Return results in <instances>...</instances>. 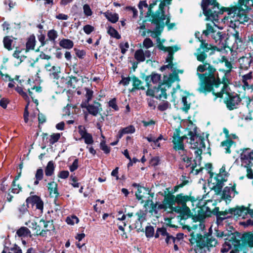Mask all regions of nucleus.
<instances>
[{"label":"nucleus","instance_id":"nucleus-1","mask_svg":"<svg viewBox=\"0 0 253 253\" xmlns=\"http://www.w3.org/2000/svg\"><path fill=\"white\" fill-rule=\"evenodd\" d=\"M202 63L197 68L196 74L200 81L198 91L204 93L212 92L215 99L228 93V85L224 81L221 83L218 77H215V69L208 62Z\"/></svg>","mask_w":253,"mask_h":253},{"label":"nucleus","instance_id":"nucleus-2","mask_svg":"<svg viewBox=\"0 0 253 253\" xmlns=\"http://www.w3.org/2000/svg\"><path fill=\"white\" fill-rule=\"evenodd\" d=\"M186 131L187 132V133L181 136V132L179 128H176L174 130L172 136V142L174 145L173 148L176 150H181L184 153L185 150L183 142V140L188 139V137H189V143L191 145V148L196 149L194 152L196 156L195 159L194 160L195 163L192 164L191 168L192 170H194L197 166L200 164V161L202 159L201 155L202 153L203 149H205L206 148L205 139L204 137L197 135L196 126L192 123L188 125Z\"/></svg>","mask_w":253,"mask_h":253},{"label":"nucleus","instance_id":"nucleus-3","mask_svg":"<svg viewBox=\"0 0 253 253\" xmlns=\"http://www.w3.org/2000/svg\"><path fill=\"white\" fill-rule=\"evenodd\" d=\"M228 15L224 18V22L229 27L234 29V32L231 33L234 40V46L236 48L241 47L243 41L242 34L237 30L241 25H245L250 18L247 16L246 12L243 8L234 6L230 8Z\"/></svg>","mask_w":253,"mask_h":253},{"label":"nucleus","instance_id":"nucleus-4","mask_svg":"<svg viewBox=\"0 0 253 253\" xmlns=\"http://www.w3.org/2000/svg\"><path fill=\"white\" fill-rule=\"evenodd\" d=\"M201 6L207 19L212 21L211 24H207L206 30L203 31V35L201 36V39H203V36L207 37L215 32L213 27V25H215L213 21L218 20V15L222 14L223 10L220 8L219 3L215 0H203Z\"/></svg>","mask_w":253,"mask_h":253},{"label":"nucleus","instance_id":"nucleus-5","mask_svg":"<svg viewBox=\"0 0 253 253\" xmlns=\"http://www.w3.org/2000/svg\"><path fill=\"white\" fill-rule=\"evenodd\" d=\"M152 23L156 25L155 31L148 30L147 33L150 34V36L151 37L156 39L157 46L159 48V44H163L162 42H165L164 40L161 42L159 36L160 35L165 26L164 20L166 19V16L163 14L162 12H156L152 15Z\"/></svg>","mask_w":253,"mask_h":253},{"label":"nucleus","instance_id":"nucleus-6","mask_svg":"<svg viewBox=\"0 0 253 253\" xmlns=\"http://www.w3.org/2000/svg\"><path fill=\"white\" fill-rule=\"evenodd\" d=\"M239 159L241 167L246 169V176L249 179H253V163L252 162L253 161V150L250 148L242 149Z\"/></svg>","mask_w":253,"mask_h":253},{"label":"nucleus","instance_id":"nucleus-7","mask_svg":"<svg viewBox=\"0 0 253 253\" xmlns=\"http://www.w3.org/2000/svg\"><path fill=\"white\" fill-rule=\"evenodd\" d=\"M228 173L225 171V166L223 165L219 170L218 174L210 173L209 182L212 185V188L220 191L223 183L227 180Z\"/></svg>","mask_w":253,"mask_h":253},{"label":"nucleus","instance_id":"nucleus-8","mask_svg":"<svg viewBox=\"0 0 253 253\" xmlns=\"http://www.w3.org/2000/svg\"><path fill=\"white\" fill-rule=\"evenodd\" d=\"M199 34V32L195 33V36L199 39V41L201 42V44L200 47L197 49L196 52L194 53V55L198 61L204 62L208 57L207 53L211 49V45L206 42L205 40L201 39L198 37Z\"/></svg>","mask_w":253,"mask_h":253},{"label":"nucleus","instance_id":"nucleus-9","mask_svg":"<svg viewBox=\"0 0 253 253\" xmlns=\"http://www.w3.org/2000/svg\"><path fill=\"white\" fill-rule=\"evenodd\" d=\"M175 203L181 205V207L174 208V211L178 213H183L186 215H189L191 212L190 209L186 206V202L194 201V198L183 194H179L176 196Z\"/></svg>","mask_w":253,"mask_h":253},{"label":"nucleus","instance_id":"nucleus-10","mask_svg":"<svg viewBox=\"0 0 253 253\" xmlns=\"http://www.w3.org/2000/svg\"><path fill=\"white\" fill-rule=\"evenodd\" d=\"M159 49L163 50L165 52H168V56L166 58L167 62L169 63L168 65H166L161 68V69H165V68H170L171 71L175 72V67H174V65L172 64V60H173V54L174 52H176L179 49V47L177 46H168L165 47L163 45V44H159Z\"/></svg>","mask_w":253,"mask_h":253},{"label":"nucleus","instance_id":"nucleus-11","mask_svg":"<svg viewBox=\"0 0 253 253\" xmlns=\"http://www.w3.org/2000/svg\"><path fill=\"white\" fill-rule=\"evenodd\" d=\"M81 107L82 108L86 109L87 111V113H84L85 118L88 114L93 116H97L102 111L101 104L96 101L92 103L81 104Z\"/></svg>","mask_w":253,"mask_h":253},{"label":"nucleus","instance_id":"nucleus-12","mask_svg":"<svg viewBox=\"0 0 253 253\" xmlns=\"http://www.w3.org/2000/svg\"><path fill=\"white\" fill-rule=\"evenodd\" d=\"M198 239L196 240L197 244L203 247L210 250V248L215 247L217 244L216 239L211 235L202 237L201 235L198 237Z\"/></svg>","mask_w":253,"mask_h":253},{"label":"nucleus","instance_id":"nucleus-13","mask_svg":"<svg viewBox=\"0 0 253 253\" xmlns=\"http://www.w3.org/2000/svg\"><path fill=\"white\" fill-rule=\"evenodd\" d=\"M170 87V85L168 83H162L159 85L158 87H154V97L157 99H166L167 88Z\"/></svg>","mask_w":253,"mask_h":253},{"label":"nucleus","instance_id":"nucleus-14","mask_svg":"<svg viewBox=\"0 0 253 253\" xmlns=\"http://www.w3.org/2000/svg\"><path fill=\"white\" fill-rule=\"evenodd\" d=\"M211 37L217 45H219L221 48L224 47L226 43V34L223 32H215L211 35Z\"/></svg>","mask_w":253,"mask_h":253},{"label":"nucleus","instance_id":"nucleus-15","mask_svg":"<svg viewBox=\"0 0 253 253\" xmlns=\"http://www.w3.org/2000/svg\"><path fill=\"white\" fill-rule=\"evenodd\" d=\"M230 214L235 216L236 217L242 216L245 218V216L248 214V208L244 206H237L234 208L229 209Z\"/></svg>","mask_w":253,"mask_h":253},{"label":"nucleus","instance_id":"nucleus-16","mask_svg":"<svg viewBox=\"0 0 253 253\" xmlns=\"http://www.w3.org/2000/svg\"><path fill=\"white\" fill-rule=\"evenodd\" d=\"M151 52L148 49H140L137 50L134 53V58L138 62L145 61L146 58H149L151 57Z\"/></svg>","mask_w":253,"mask_h":253},{"label":"nucleus","instance_id":"nucleus-17","mask_svg":"<svg viewBox=\"0 0 253 253\" xmlns=\"http://www.w3.org/2000/svg\"><path fill=\"white\" fill-rule=\"evenodd\" d=\"M241 99L237 94L229 95V99L226 101V105L228 109L232 110L238 107Z\"/></svg>","mask_w":253,"mask_h":253},{"label":"nucleus","instance_id":"nucleus-18","mask_svg":"<svg viewBox=\"0 0 253 253\" xmlns=\"http://www.w3.org/2000/svg\"><path fill=\"white\" fill-rule=\"evenodd\" d=\"M235 184H234V185L231 187H225L222 191V198L230 201L231 199L237 194V192L235 190Z\"/></svg>","mask_w":253,"mask_h":253},{"label":"nucleus","instance_id":"nucleus-19","mask_svg":"<svg viewBox=\"0 0 253 253\" xmlns=\"http://www.w3.org/2000/svg\"><path fill=\"white\" fill-rule=\"evenodd\" d=\"M44 68L46 71L49 72V75L51 78L56 79H58L59 78V74L61 72L59 66H52L50 63H48L45 65Z\"/></svg>","mask_w":253,"mask_h":253},{"label":"nucleus","instance_id":"nucleus-20","mask_svg":"<svg viewBox=\"0 0 253 253\" xmlns=\"http://www.w3.org/2000/svg\"><path fill=\"white\" fill-rule=\"evenodd\" d=\"M27 203H31L33 206H35L36 208L42 211L43 207V203L41 199L37 196L29 197L26 199Z\"/></svg>","mask_w":253,"mask_h":253},{"label":"nucleus","instance_id":"nucleus-21","mask_svg":"<svg viewBox=\"0 0 253 253\" xmlns=\"http://www.w3.org/2000/svg\"><path fill=\"white\" fill-rule=\"evenodd\" d=\"M217 211L218 209L215 208L213 212H216L217 217L216 220L218 225H220L221 222L226 219L231 217V215L230 214V212H229V209L222 211Z\"/></svg>","mask_w":253,"mask_h":253},{"label":"nucleus","instance_id":"nucleus-22","mask_svg":"<svg viewBox=\"0 0 253 253\" xmlns=\"http://www.w3.org/2000/svg\"><path fill=\"white\" fill-rule=\"evenodd\" d=\"M57 186L58 184L54 181H51L47 184V187L51 197L57 198L59 196Z\"/></svg>","mask_w":253,"mask_h":253},{"label":"nucleus","instance_id":"nucleus-23","mask_svg":"<svg viewBox=\"0 0 253 253\" xmlns=\"http://www.w3.org/2000/svg\"><path fill=\"white\" fill-rule=\"evenodd\" d=\"M203 209H201V211H202L201 212L202 213H200L199 212H198L197 218L199 221L198 223L194 225L195 228L199 229L201 230H203L205 229V225L204 219L207 217L206 213L204 212H203Z\"/></svg>","mask_w":253,"mask_h":253},{"label":"nucleus","instance_id":"nucleus-24","mask_svg":"<svg viewBox=\"0 0 253 253\" xmlns=\"http://www.w3.org/2000/svg\"><path fill=\"white\" fill-rule=\"evenodd\" d=\"M149 191L143 187H138L136 192L135 193V196L138 200H141V203H143L144 200L143 199L145 198V195H149Z\"/></svg>","mask_w":253,"mask_h":253},{"label":"nucleus","instance_id":"nucleus-25","mask_svg":"<svg viewBox=\"0 0 253 253\" xmlns=\"http://www.w3.org/2000/svg\"><path fill=\"white\" fill-rule=\"evenodd\" d=\"M252 59L251 56L242 57L239 59L240 67L242 69H247L251 65Z\"/></svg>","mask_w":253,"mask_h":253},{"label":"nucleus","instance_id":"nucleus-26","mask_svg":"<svg viewBox=\"0 0 253 253\" xmlns=\"http://www.w3.org/2000/svg\"><path fill=\"white\" fill-rule=\"evenodd\" d=\"M175 199H176V196L172 194L169 193L165 197L164 202L169 208L171 209L173 205L175 204Z\"/></svg>","mask_w":253,"mask_h":253},{"label":"nucleus","instance_id":"nucleus-27","mask_svg":"<svg viewBox=\"0 0 253 253\" xmlns=\"http://www.w3.org/2000/svg\"><path fill=\"white\" fill-rule=\"evenodd\" d=\"M233 145H235V143L229 139H227L221 143V146L225 150V153L228 154L231 152L230 148Z\"/></svg>","mask_w":253,"mask_h":253},{"label":"nucleus","instance_id":"nucleus-28","mask_svg":"<svg viewBox=\"0 0 253 253\" xmlns=\"http://www.w3.org/2000/svg\"><path fill=\"white\" fill-rule=\"evenodd\" d=\"M131 81L133 86L131 91H134L135 89H145V87L142 85V82L137 78L134 76L132 77L131 78Z\"/></svg>","mask_w":253,"mask_h":253},{"label":"nucleus","instance_id":"nucleus-29","mask_svg":"<svg viewBox=\"0 0 253 253\" xmlns=\"http://www.w3.org/2000/svg\"><path fill=\"white\" fill-rule=\"evenodd\" d=\"M104 15L108 21L113 23H116L119 20V15L116 13H112L108 11L104 13Z\"/></svg>","mask_w":253,"mask_h":253},{"label":"nucleus","instance_id":"nucleus-30","mask_svg":"<svg viewBox=\"0 0 253 253\" xmlns=\"http://www.w3.org/2000/svg\"><path fill=\"white\" fill-rule=\"evenodd\" d=\"M135 129L133 126H129L121 129L118 133L119 137L121 138L124 134L133 133L135 132Z\"/></svg>","mask_w":253,"mask_h":253},{"label":"nucleus","instance_id":"nucleus-31","mask_svg":"<svg viewBox=\"0 0 253 253\" xmlns=\"http://www.w3.org/2000/svg\"><path fill=\"white\" fill-rule=\"evenodd\" d=\"M39 230H41V229H43L47 231L50 230L49 228L53 227L52 224L49 221H45L44 220L41 219L40 221L39 224L38 225Z\"/></svg>","mask_w":253,"mask_h":253},{"label":"nucleus","instance_id":"nucleus-32","mask_svg":"<svg viewBox=\"0 0 253 253\" xmlns=\"http://www.w3.org/2000/svg\"><path fill=\"white\" fill-rule=\"evenodd\" d=\"M149 203L150 204V209L149 212L155 216H157L159 213V209L157 207V204H154L152 201L147 200L145 204V206H148Z\"/></svg>","mask_w":253,"mask_h":253},{"label":"nucleus","instance_id":"nucleus-33","mask_svg":"<svg viewBox=\"0 0 253 253\" xmlns=\"http://www.w3.org/2000/svg\"><path fill=\"white\" fill-rule=\"evenodd\" d=\"M60 46L66 49H71L74 46V42L69 39H62L59 42Z\"/></svg>","mask_w":253,"mask_h":253},{"label":"nucleus","instance_id":"nucleus-34","mask_svg":"<svg viewBox=\"0 0 253 253\" xmlns=\"http://www.w3.org/2000/svg\"><path fill=\"white\" fill-rule=\"evenodd\" d=\"M55 169V166L53 161H49L45 168V173L46 176H50L53 173Z\"/></svg>","mask_w":253,"mask_h":253},{"label":"nucleus","instance_id":"nucleus-35","mask_svg":"<svg viewBox=\"0 0 253 253\" xmlns=\"http://www.w3.org/2000/svg\"><path fill=\"white\" fill-rule=\"evenodd\" d=\"M35 42H36L35 37L34 36H31L28 38L27 42H26V51H28L30 50L34 49L35 46Z\"/></svg>","mask_w":253,"mask_h":253},{"label":"nucleus","instance_id":"nucleus-36","mask_svg":"<svg viewBox=\"0 0 253 253\" xmlns=\"http://www.w3.org/2000/svg\"><path fill=\"white\" fill-rule=\"evenodd\" d=\"M16 234L20 237H26L30 236L31 232L26 227H21L16 232Z\"/></svg>","mask_w":253,"mask_h":253},{"label":"nucleus","instance_id":"nucleus-37","mask_svg":"<svg viewBox=\"0 0 253 253\" xmlns=\"http://www.w3.org/2000/svg\"><path fill=\"white\" fill-rule=\"evenodd\" d=\"M253 78V72H250L249 73L242 76V80L244 85L248 87H249L250 84L251 83Z\"/></svg>","mask_w":253,"mask_h":253},{"label":"nucleus","instance_id":"nucleus-38","mask_svg":"<svg viewBox=\"0 0 253 253\" xmlns=\"http://www.w3.org/2000/svg\"><path fill=\"white\" fill-rule=\"evenodd\" d=\"M28 203H27L26 204H23L18 207L17 214L19 217H22V216L25 214H29L28 210Z\"/></svg>","mask_w":253,"mask_h":253},{"label":"nucleus","instance_id":"nucleus-39","mask_svg":"<svg viewBox=\"0 0 253 253\" xmlns=\"http://www.w3.org/2000/svg\"><path fill=\"white\" fill-rule=\"evenodd\" d=\"M84 90L85 91L84 94L85 99L82 101L81 104L89 103V101L91 100L93 96V91L92 90L86 87L84 88Z\"/></svg>","mask_w":253,"mask_h":253},{"label":"nucleus","instance_id":"nucleus-40","mask_svg":"<svg viewBox=\"0 0 253 253\" xmlns=\"http://www.w3.org/2000/svg\"><path fill=\"white\" fill-rule=\"evenodd\" d=\"M169 234L167 232V230L165 228H158L155 235V237L157 238L161 236L162 237L165 239Z\"/></svg>","mask_w":253,"mask_h":253},{"label":"nucleus","instance_id":"nucleus-41","mask_svg":"<svg viewBox=\"0 0 253 253\" xmlns=\"http://www.w3.org/2000/svg\"><path fill=\"white\" fill-rule=\"evenodd\" d=\"M107 33L112 37L115 38L117 39H120L121 38V36L117 31L111 26L108 27Z\"/></svg>","mask_w":253,"mask_h":253},{"label":"nucleus","instance_id":"nucleus-42","mask_svg":"<svg viewBox=\"0 0 253 253\" xmlns=\"http://www.w3.org/2000/svg\"><path fill=\"white\" fill-rule=\"evenodd\" d=\"M3 42L4 46L5 48L8 49V50H11L12 49V48L11 47V44L13 42V40L11 39V37L8 36L4 37L3 39Z\"/></svg>","mask_w":253,"mask_h":253},{"label":"nucleus","instance_id":"nucleus-43","mask_svg":"<svg viewBox=\"0 0 253 253\" xmlns=\"http://www.w3.org/2000/svg\"><path fill=\"white\" fill-rule=\"evenodd\" d=\"M189 98V96H184L182 98V103L183 104L182 110L185 112H187L190 108L191 103L188 100Z\"/></svg>","mask_w":253,"mask_h":253},{"label":"nucleus","instance_id":"nucleus-44","mask_svg":"<svg viewBox=\"0 0 253 253\" xmlns=\"http://www.w3.org/2000/svg\"><path fill=\"white\" fill-rule=\"evenodd\" d=\"M47 37L50 41L54 42L58 37L57 32L54 30H50L47 33Z\"/></svg>","mask_w":253,"mask_h":253},{"label":"nucleus","instance_id":"nucleus-45","mask_svg":"<svg viewBox=\"0 0 253 253\" xmlns=\"http://www.w3.org/2000/svg\"><path fill=\"white\" fill-rule=\"evenodd\" d=\"M150 79L151 81L154 84L158 83L161 79V76L158 74H152L150 77H147L146 78V81H149Z\"/></svg>","mask_w":253,"mask_h":253},{"label":"nucleus","instance_id":"nucleus-46","mask_svg":"<svg viewBox=\"0 0 253 253\" xmlns=\"http://www.w3.org/2000/svg\"><path fill=\"white\" fill-rule=\"evenodd\" d=\"M82 139H84L85 143L87 145L92 144L94 142L92 135L89 133L86 134Z\"/></svg>","mask_w":253,"mask_h":253},{"label":"nucleus","instance_id":"nucleus-47","mask_svg":"<svg viewBox=\"0 0 253 253\" xmlns=\"http://www.w3.org/2000/svg\"><path fill=\"white\" fill-rule=\"evenodd\" d=\"M66 221L68 224L73 225L75 223H78L79 219L76 216L73 215L71 217H67Z\"/></svg>","mask_w":253,"mask_h":253},{"label":"nucleus","instance_id":"nucleus-48","mask_svg":"<svg viewBox=\"0 0 253 253\" xmlns=\"http://www.w3.org/2000/svg\"><path fill=\"white\" fill-rule=\"evenodd\" d=\"M239 2L241 6L244 5L246 9H248L250 6L253 5V0H239Z\"/></svg>","mask_w":253,"mask_h":253},{"label":"nucleus","instance_id":"nucleus-49","mask_svg":"<svg viewBox=\"0 0 253 253\" xmlns=\"http://www.w3.org/2000/svg\"><path fill=\"white\" fill-rule=\"evenodd\" d=\"M21 187L19 184L16 185L15 180H13L12 183L11 192L14 194H18L21 190Z\"/></svg>","mask_w":253,"mask_h":253},{"label":"nucleus","instance_id":"nucleus-50","mask_svg":"<svg viewBox=\"0 0 253 253\" xmlns=\"http://www.w3.org/2000/svg\"><path fill=\"white\" fill-rule=\"evenodd\" d=\"M143 47L148 49L149 48L153 47L154 45L153 42L150 38H146L143 42Z\"/></svg>","mask_w":253,"mask_h":253},{"label":"nucleus","instance_id":"nucleus-51","mask_svg":"<svg viewBox=\"0 0 253 253\" xmlns=\"http://www.w3.org/2000/svg\"><path fill=\"white\" fill-rule=\"evenodd\" d=\"M136 214L138 216L137 221L136 222H139L140 223H141L145 220L146 214L143 211H139L136 213Z\"/></svg>","mask_w":253,"mask_h":253},{"label":"nucleus","instance_id":"nucleus-52","mask_svg":"<svg viewBox=\"0 0 253 253\" xmlns=\"http://www.w3.org/2000/svg\"><path fill=\"white\" fill-rule=\"evenodd\" d=\"M60 137V133H54L53 134L50 136V138L49 139V142L51 144H53L55 142H57L59 139Z\"/></svg>","mask_w":253,"mask_h":253},{"label":"nucleus","instance_id":"nucleus-53","mask_svg":"<svg viewBox=\"0 0 253 253\" xmlns=\"http://www.w3.org/2000/svg\"><path fill=\"white\" fill-rule=\"evenodd\" d=\"M175 72L172 71L173 72L172 74L170 75L169 77V81L170 82H174L175 81H179V77L177 74V71L175 69Z\"/></svg>","mask_w":253,"mask_h":253},{"label":"nucleus","instance_id":"nucleus-54","mask_svg":"<svg viewBox=\"0 0 253 253\" xmlns=\"http://www.w3.org/2000/svg\"><path fill=\"white\" fill-rule=\"evenodd\" d=\"M154 233V229L152 226H147L145 229V234L147 237H152Z\"/></svg>","mask_w":253,"mask_h":253},{"label":"nucleus","instance_id":"nucleus-55","mask_svg":"<svg viewBox=\"0 0 253 253\" xmlns=\"http://www.w3.org/2000/svg\"><path fill=\"white\" fill-rule=\"evenodd\" d=\"M43 177V170L40 168L37 169L35 173V178L38 180H42Z\"/></svg>","mask_w":253,"mask_h":253},{"label":"nucleus","instance_id":"nucleus-56","mask_svg":"<svg viewBox=\"0 0 253 253\" xmlns=\"http://www.w3.org/2000/svg\"><path fill=\"white\" fill-rule=\"evenodd\" d=\"M100 149L104 151L106 154H108L110 151V148L108 147L105 143L104 141H102L100 142Z\"/></svg>","mask_w":253,"mask_h":253},{"label":"nucleus","instance_id":"nucleus-57","mask_svg":"<svg viewBox=\"0 0 253 253\" xmlns=\"http://www.w3.org/2000/svg\"><path fill=\"white\" fill-rule=\"evenodd\" d=\"M108 105L109 107H111L115 111L119 110V107L117 104L116 98H114L110 100L108 102Z\"/></svg>","mask_w":253,"mask_h":253},{"label":"nucleus","instance_id":"nucleus-58","mask_svg":"<svg viewBox=\"0 0 253 253\" xmlns=\"http://www.w3.org/2000/svg\"><path fill=\"white\" fill-rule=\"evenodd\" d=\"M231 248L232 245L230 244V243L225 242L222 246V247L221 249V252L222 253H227L231 249Z\"/></svg>","mask_w":253,"mask_h":253},{"label":"nucleus","instance_id":"nucleus-59","mask_svg":"<svg viewBox=\"0 0 253 253\" xmlns=\"http://www.w3.org/2000/svg\"><path fill=\"white\" fill-rule=\"evenodd\" d=\"M170 106V104L169 103V102L167 101L164 102L159 105L158 108L160 110L163 111L169 108Z\"/></svg>","mask_w":253,"mask_h":253},{"label":"nucleus","instance_id":"nucleus-60","mask_svg":"<svg viewBox=\"0 0 253 253\" xmlns=\"http://www.w3.org/2000/svg\"><path fill=\"white\" fill-rule=\"evenodd\" d=\"M8 253H22V251L19 247L15 245L10 248Z\"/></svg>","mask_w":253,"mask_h":253},{"label":"nucleus","instance_id":"nucleus-61","mask_svg":"<svg viewBox=\"0 0 253 253\" xmlns=\"http://www.w3.org/2000/svg\"><path fill=\"white\" fill-rule=\"evenodd\" d=\"M122 54H124L127 50L129 47V44L127 42L125 43H121L119 45Z\"/></svg>","mask_w":253,"mask_h":253},{"label":"nucleus","instance_id":"nucleus-62","mask_svg":"<svg viewBox=\"0 0 253 253\" xmlns=\"http://www.w3.org/2000/svg\"><path fill=\"white\" fill-rule=\"evenodd\" d=\"M84 31L87 34H90L94 30V28L90 25H86L83 28Z\"/></svg>","mask_w":253,"mask_h":253},{"label":"nucleus","instance_id":"nucleus-63","mask_svg":"<svg viewBox=\"0 0 253 253\" xmlns=\"http://www.w3.org/2000/svg\"><path fill=\"white\" fill-rule=\"evenodd\" d=\"M83 9L84 12L86 16H91L92 15V11L88 4H84L83 6Z\"/></svg>","mask_w":253,"mask_h":253},{"label":"nucleus","instance_id":"nucleus-64","mask_svg":"<svg viewBox=\"0 0 253 253\" xmlns=\"http://www.w3.org/2000/svg\"><path fill=\"white\" fill-rule=\"evenodd\" d=\"M176 240H178V239L169 234L165 238V241L167 244H171L172 243H175Z\"/></svg>","mask_w":253,"mask_h":253}]
</instances>
